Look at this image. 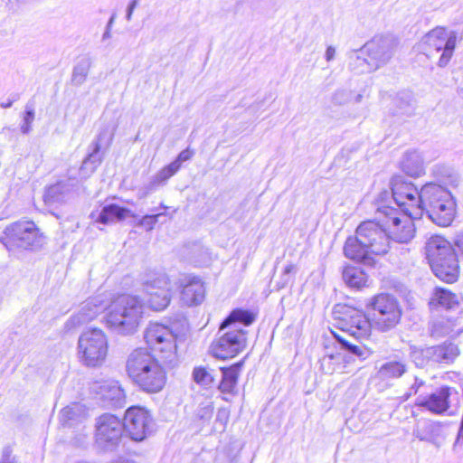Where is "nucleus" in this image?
I'll return each instance as SVG.
<instances>
[{
  "mask_svg": "<svg viewBox=\"0 0 463 463\" xmlns=\"http://www.w3.org/2000/svg\"><path fill=\"white\" fill-rule=\"evenodd\" d=\"M390 249V238L383 224L373 221L362 222L355 237H349L344 247L345 256L367 266L374 264L373 256L384 255Z\"/></svg>",
  "mask_w": 463,
  "mask_h": 463,
  "instance_id": "obj_1",
  "label": "nucleus"
},
{
  "mask_svg": "<svg viewBox=\"0 0 463 463\" xmlns=\"http://www.w3.org/2000/svg\"><path fill=\"white\" fill-rule=\"evenodd\" d=\"M419 217L423 213L436 225L449 226L457 214V203L452 193L442 184L429 182L421 186Z\"/></svg>",
  "mask_w": 463,
  "mask_h": 463,
  "instance_id": "obj_2",
  "label": "nucleus"
},
{
  "mask_svg": "<svg viewBox=\"0 0 463 463\" xmlns=\"http://www.w3.org/2000/svg\"><path fill=\"white\" fill-rule=\"evenodd\" d=\"M146 313V305L137 295L122 294L109 306L105 316L106 326L113 332L130 335L135 334Z\"/></svg>",
  "mask_w": 463,
  "mask_h": 463,
  "instance_id": "obj_3",
  "label": "nucleus"
},
{
  "mask_svg": "<svg viewBox=\"0 0 463 463\" xmlns=\"http://www.w3.org/2000/svg\"><path fill=\"white\" fill-rule=\"evenodd\" d=\"M426 255L434 275L451 284L458 280L459 265L451 243L439 235L431 236L426 242Z\"/></svg>",
  "mask_w": 463,
  "mask_h": 463,
  "instance_id": "obj_4",
  "label": "nucleus"
},
{
  "mask_svg": "<svg viewBox=\"0 0 463 463\" xmlns=\"http://www.w3.org/2000/svg\"><path fill=\"white\" fill-rule=\"evenodd\" d=\"M455 46L456 34L454 33L448 34L445 28L436 27L423 36L419 48L430 59L442 52L438 61V65L442 68L450 61Z\"/></svg>",
  "mask_w": 463,
  "mask_h": 463,
  "instance_id": "obj_5",
  "label": "nucleus"
},
{
  "mask_svg": "<svg viewBox=\"0 0 463 463\" xmlns=\"http://www.w3.org/2000/svg\"><path fill=\"white\" fill-rule=\"evenodd\" d=\"M80 357L90 367L101 365L108 354V340L102 330L93 328L82 333L78 341Z\"/></svg>",
  "mask_w": 463,
  "mask_h": 463,
  "instance_id": "obj_6",
  "label": "nucleus"
},
{
  "mask_svg": "<svg viewBox=\"0 0 463 463\" xmlns=\"http://www.w3.org/2000/svg\"><path fill=\"white\" fill-rule=\"evenodd\" d=\"M177 335L173 326L159 323L149 324L145 331V340L149 348L165 362H171L175 356Z\"/></svg>",
  "mask_w": 463,
  "mask_h": 463,
  "instance_id": "obj_7",
  "label": "nucleus"
},
{
  "mask_svg": "<svg viewBox=\"0 0 463 463\" xmlns=\"http://www.w3.org/2000/svg\"><path fill=\"white\" fill-rule=\"evenodd\" d=\"M378 209L380 213H383L381 222L390 239L401 243H407L414 237L415 226L412 219L418 216L411 215L409 213H401L392 206H383Z\"/></svg>",
  "mask_w": 463,
  "mask_h": 463,
  "instance_id": "obj_8",
  "label": "nucleus"
},
{
  "mask_svg": "<svg viewBox=\"0 0 463 463\" xmlns=\"http://www.w3.org/2000/svg\"><path fill=\"white\" fill-rule=\"evenodd\" d=\"M5 246H16L24 250L38 249L44 243V237L33 222L19 221L5 230Z\"/></svg>",
  "mask_w": 463,
  "mask_h": 463,
  "instance_id": "obj_9",
  "label": "nucleus"
},
{
  "mask_svg": "<svg viewBox=\"0 0 463 463\" xmlns=\"http://www.w3.org/2000/svg\"><path fill=\"white\" fill-rule=\"evenodd\" d=\"M124 426L121 420L112 414L105 413L96 420L95 442L103 451L115 450L121 440Z\"/></svg>",
  "mask_w": 463,
  "mask_h": 463,
  "instance_id": "obj_10",
  "label": "nucleus"
},
{
  "mask_svg": "<svg viewBox=\"0 0 463 463\" xmlns=\"http://www.w3.org/2000/svg\"><path fill=\"white\" fill-rule=\"evenodd\" d=\"M374 310L373 325L382 331L392 329L400 321L402 311L397 300L389 293L377 295L372 303Z\"/></svg>",
  "mask_w": 463,
  "mask_h": 463,
  "instance_id": "obj_11",
  "label": "nucleus"
},
{
  "mask_svg": "<svg viewBox=\"0 0 463 463\" xmlns=\"http://www.w3.org/2000/svg\"><path fill=\"white\" fill-rule=\"evenodd\" d=\"M392 197L400 207H405L403 211L411 215H419L421 203V188L420 190L402 176L396 175L391 180Z\"/></svg>",
  "mask_w": 463,
  "mask_h": 463,
  "instance_id": "obj_12",
  "label": "nucleus"
},
{
  "mask_svg": "<svg viewBox=\"0 0 463 463\" xmlns=\"http://www.w3.org/2000/svg\"><path fill=\"white\" fill-rule=\"evenodd\" d=\"M211 345L213 354L219 359H228L241 353L247 345V331L241 328L226 327Z\"/></svg>",
  "mask_w": 463,
  "mask_h": 463,
  "instance_id": "obj_13",
  "label": "nucleus"
},
{
  "mask_svg": "<svg viewBox=\"0 0 463 463\" xmlns=\"http://www.w3.org/2000/svg\"><path fill=\"white\" fill-rule=\"evenodd\" d=\"M122 423L129 437L133 440L140 441L151 431L152 419L145 409L131 407L127 410Z\"/></svg>",
  "mask_w": 463,
  "mask_h": 463,
  "instance_id": "obj_14",
  "label": "nucleus"
},
{
  "mask_svg": "<svg viewBox=\"0 0 463 463\" xmlns=\"http://www.w3.org/2000/svg\"><path fill=\"white\" fill-rule=\"evenodd\" d=\"M337 325L339 329L356 339L366 338L372 329V324L366 316L361 310L352 307H346L338 318Z\"/></svg>",
  "mask_w": 463,
  "mask_h": 463,
  "instance_id": "obj_15",
  "label": "nucleus"
},
{
  "mask_svg": "<svg viewBox=\"0 0 463 463\" xmlns=\"http://www.w3.org/2000/svg\"><path fill=\"white\" fill-rule=\"evenodd\" d=\"M90 392L98 396L104 406L121 408L126 403V394L118 381L108 379L95 381Z\"/></svg>",
  "mask_w": 463,
  "mask_h": 463,
  "instance_id": "obj_16",
  "label": "nucleus"
},
{
  "mask_svg": "<svg viewBox=\"0 0 463 463\" xmlns=\"http://www.w3.org/2000/svg\"><path fill=\"white\" fill-rule=\"evenodd\" d=\"M114 133L109 128H103L97 136L96 139L91 143V151L83 160L80 168V174L84 176L92 175L98 166L101 164L103 156L100 154L101 148L109 147L112 142Z\"/></svg>",
  "mask_w": 463,
  "mask_h": 463,
  "instance_id": "obj_17",
  "label": "nucleus"
},
{
  "mask_svg": "<svg viewBox=\"0 0 463 463\" xmlns=\"http://www.w3.org/2000/svg\"><path fill=\"white\" fill-rule=\"evenodd\" d=\"M158 361L146 349L137 348L133 350L126 363V370L129 378L135 384H138L148 372V367H153Z\"/></svg>",
  "mask_w": 463,
  "mask_h": 463,
  "instance_id": "obj_18",
  "label": "nucleus"
},
{
  "mask_svg": "<svg viewBox=\"0 0 463 463\" xmlns=\"http://www.w3.org/2000/svg\"><path fill=\"white\" fill-rule=\"evenodd\" d=\"M398 46L397 39L392 35H377L365 43L364 50L379 64H385L392 57Z\"/></svg>",
  "mask_w": 463,
  "mask_h": 463,
  "instance_id": "obj_19",
  "label": "nucleus"
},
{
  "mask_svg": "<svg viewBox=\"0 0 463 463\" xmlns=\"http://www.w3.org/2000/svg\"><path fill=\"white\" fill-rule=\"evenodd\" d=\"M450 390L449 386H442L430 395H419L416 398L415 405L434 414H443L449 408Z\"/></svg>",
  "mask_w": 463,
  "mask_h": 463,
  "instance_id": "obj_20",
  "label": "nucleus"
},
{
  "mask_svg": "<svg viewBox=\"0 0 463 463\" xmlns=\"http://www.w3.org/2000/svg\"><path fill=\"white\" fill-rule=\"evenodd\" d=\"M77 186L76 180H62L48 186L43 194V202L48 206L65 203Z\"/></svg>",
  "mask_w": 463,
  "mask_h": 463,
  "instance_id": "obj_21",
  "label": "nucleus"
},
{
  "mask_svg": "<svg viewBox=\"0 0 463 463\" xmlns=\"http://www.w3.org/2000/svg\"><path fill=\"white\" fill-rule=\"evenodd\" d=\"M108 307V300L103 294H99L83 302L80 311L71 317L73 325L85 324L94 319L98 314Z\"/></svg>",
  "mask_w": 463,
  "mask_h": 463,
  "instance_id": "obj_22",
  "label": "nucleus"
},
{
  "mask_svg": "<svg viewBox=\"0 0 463 463\" xmlns=\"http://www.w3.org/2000/svg\"><path fill=\"white\" fill-rule=\"evenodd\" d=\"M148 372L144 375L137 386L146 392L156 393L160 392L165 384V372L159 363L154 367H148Z\"/></svg>",
  "mask_w": 463,
  "mask_h": 463,
  "instance_id": "obj_23",
  "label": "nucleus"
},
{
  "mask_svg": "<svg viewBox=\"0 0 463 463\" xmlns=\"http://www.w3.org/2000/svg\"><path fill=\"white\" fill-rule=\"evenodd\" d=\"M376 378L382 382H391L402 377L407 372V364L402 361L389 360L376 367Z\"/></svg>",
  "mask_w": 463,
  "mask_h": 463,
  "instance_id": "obj_24",
  "label": "nucleus"
},
{
  "mask_svg": "<svg viewBox=\"0 0 463 463\" xmlns=\"http://www.w3.org/2000/svg\"><path fill=\"white\" fill-rule=\"evenodd\" d=\"M460 296L452 291H435L429 305L432 312H439L440 309L450 310L458 307Z\"/></svg>",
  "mask_w": 463,
  "mask_h": 463,
  "instance_id": "obj_25",
  "label": "nucleus"
},
{
  "mask_svg": "<svg viewBox=\"0 0 463 463\" xmlns=\"http://www.w3.org/2000/svg\"><path fill=\"white\" fill-rule=\"evenodd\" d=\"M256 317V313L252 311L242 308H235L222 322L219 329V334L224 331L226 327L240 328L238 326V324H241L244 326H248L255 321Z\"/></svg>",
  "mask_w": 463,
  "mask_h": 463,
  "instance_id": "obj_26",
  "label": "nucleus"
},
{
  "mask_svg": "<svg viewBox=\"0 0 463 463\" xmlns=\"http://www.w3.org/2000/svg\"><path fill=\"white\" fill-rule=\"evenodd\" d=\"M402 171L411 177L421 176L425 173L424 159L418 151H408L402 160Z\"/></svg>",
  "mask_w": 463,
  "mask_h": 463,
  "instance_id": "obj_27",
  "label": "nucleus"
},
{
  "mask_svg": "<svg viewBox=\"0 0 463 463\" xmlns=\"http://www.w3.org/2000/svg\"><path fill=\"white\" fill-rule=\"evenodd\" d=\"M137 297L146 305V311L147 309L162 311L168 307L171 301L169 291H142V295Z\"/></svg>",
  "mask_w": 463,
  "mask_h": 463,
  "instance_id": "obj_28",
  "label": "nucleus"
},
{
  "mask_svg": "<svg viewBox=\"0 0 463 463\" xmlns=\"http://www.w3.org/2000/svg\"><path fill=\"white\" fill-rule=\"evenodd\" d=\"M458 325V318L440 316L430 321V335L435 339L450 335Z\"/></svg>",
  "mask_w": 463,
  "mask_h": 463,
  "instance_id": "obj_29",
  "label": "nucleus"
},
{
  "mask_svg": "<svg viewBox=\"0 0 463 463\" xmlns=\"http://www.w3.org/2000/svg\"><path fill=\"white\" fill-rule=\"evenodd\" d=\"M128 216L136 217L129 209L120 207L115 203H110L102 208L99 213L96 221L103 224H109L115 222H120Z\"/></svg>",
  "mask_w": 463,
  "mask_h": 463,
  "instance_id": "obj_30",
  "label": "nucleus"
},
{
  "mask_svg": "<svg viewBox=\"0 0 463 463\" xmlns=\"http://www.w3.org/2000/svg\"><path fill=\"white\" fill-rule=\"evenodd\" d=\"M240 369L241 364H235L231 367L227 368H220L222 379L220 383L218 384V389L222 393H235Z\"/></svg>",
  "mask_w": 463,
  "mask_h": 463,
  "instance_id": "obj_31",
  "label": "nucleus"
},
{
  "mask_svg": "<svg viewBox=\"0 0 463 463\" xmlns=\"http://www.w3.org/2000/svg\"><path fill=\"white\" fill-rule=\"evenodd\" d=\"M343 279L351 288L369 287L366 274L357 267H345L343 270Z\"/></svg>",
  "mask_w": 463,
  "mask_h": 463,
  "instance_id": "obj_32",
  "label": "nucleus"
},
{
  "mask_svg": "<svg viewBox=\"0 0 463 463\" xmlns=\"http://www.w3.org/2000/svg\"><path fill=\"white\" fill-rule=\"evenodd\" d=\"M434 363L436 364H450L458 355V348L455 344L444 343L442 345L433 346Z\"/></svg>",
  "mask_w": 463,
  "mask_h": 463,
  "instance_id": "obj_33",
  "label": "nucleus"
},
{
  "mask_svg": "<svg viewBox=\"0 0 463 463\" xmlns=\"http://www.w3.org/2000/svg\"><path fill=\"white\" fill-rule=\"evenodd\" d=\"M82 417V406L79 403L67 406L60 412V421L63 426L71 427L75 423L81 421Z\"/></svg>",
  "mask_w": 463,
  "mask_h": 463,
  "instance_id": "obj_34",
  "label": "nucleus"
},
{
  "mask_svg": "<svg viewBox=\"0 0 463 463\" xmlns=\"http://www.w3.org/2000/svg\"><path fill=\"white\" fill-rule=\"evenodd\" d=\"M217 373L208 367H195L193 372L194 382L204 388H211L215 384Z\"/></svg>",
  "mask_w": 463,
  "mask_h": 463,
  "instance_id": "obj_35",
  "label": "nucleus"
},
{
  "mask_svg": "<svg viewBox=\"0 0 463 463\" xmlns=\"http://www.w3.org/2000/svg\"><path fill=\"white\" fill-rule=\"evenodd\" d=\"M141 285L147 288H162L167 286L168 278L164 273L149 270L142 275Z\"/></svg>",
  "mask_w": 463,
  "mask_h": 463,
  "instance_id": "obj_36",
  "label": "nucleus"
},
{
  "mask_svg": "<svg viewBox=\"0 0 463 463\" xmlns=\"http://www.w3.org/2000/svg\"><path fill=\"white\" fill-rule=\"evenodd\" d=\"M204 299V291H179V302L184 307H197Z\"/></svg>",
  "mask_w": 463,
  "mask_h": 463,
  "instance_id": "obj_37",
  "label": "nucleus"
},
{
  "mask_svg": "<svg viewBox=\"0 0 463 463\" xmlns=\"http://www.w3.org/2000/svg\"><path fill=\"white\" fill-rule=\"evenodd\" d=\"M335 337L337 340V342L342 345V347L348 351L350 354L359 357L362 360H364L369 356L370 352L364 346L352 344L346 339H345L343 336L338 335H335Z\"/></svg>",
  "mask_w": 463,
  "mask_h": 463,
  "instance_id": "obj_38",
  "label": "nucleus"
},
{
  "mask_svg": "<svg viewBox=\"0 0 463 463\" xmlns=\"http://www.w3.org/2000/svg\"><path fill=\"white\" fill-rule=\"evenodd\" d=\"M437 425L434 422L424 421L419 423L413 430V435L422 441H430L433 438V432Z\"/></svg>",
  "mask_w": 463,
  "mask_h": 463,
  "instance_id": "obj_39",
  "label": "nucleus"
},
{
  "mask_svg": "<svg viewBox=\"0 0 463 463\" xmlns=\"http://www.w3.org/2000/svg\"><path fill=\"white\" fill-rule=\"evenodd\" d=\"M298 272V267L293 264H288L281 276L279 280L278 281L279 289H283L286 288H292L294 283L295 275Z\"/></svg>",
  "mask_w": 463,
  "mask_h": 463,
  "instance_id": "obj_40",
  "label": "nucleus"
},
{
  "mask_svg": "<svg viewBox=\"0 0 463 463\" xmlns=\"http://www.w3.org/2000/svg\"><path fill=\"white\" fill-rule=\"evenodd\" d=\"M90 70V63L88 61H81L78 63L72 72V82L75 85H81L88 76Z\"/></svg>",
  "mask_w": 463,
  "mask_h": 463,
  "instance_id": "obj_41",
  "label": "nucleus"
},
{
  "mask_svg": "<svg viewBox=\"0 0 463 463\" xmlns=\"http://www.w3.org/2000/svg\"><path fill=\"white\" fill-rule=\"evenodd\" d=\"M179 166L176 162H171L169 165L159 170L155 175L161 182L163 185H165L167 181L174 176L178 171Z\"/></svg>",
  "mask_w": 463,
  "mask_h": 463,
  "instance_id": "obj_42",
  "label": "nucleus"
},
{
  "mask_svg": "<svg viewBox=\"0 0 463 463\" xmlns=\"http://www.w3.org/2000/svg\"><path fill=\"white\" fill-rule=\"evenodd\" d=\"M179 166L176 162H171L169 165L159 170L155 175L161 182L163 185H165L167 181L174 176L178 171Z\"/></svg>",
  "mask_w": 463,
  "mask_h": 463,
  "instance_id": "obj_43",
  "label": "nucleus"
},
{
  "mask_svg": "<svg viewBox=\"0 0 463 463\" xmlns=\"http://www.w3.org/2000/svg\"><path fill=\"white\" fill-rule=\"evenodd\" d=\"M410 357L417 367L423 368L428 366L427 357H425V348L411 345L410 347Z\"/></svg>",
  "mask_w": 463,
  "mask_h": 463,
  "instance_id": "obj_44",
  "label": "nucleus"
},
{
  "mask_svg": "<svg viewBox=\"0 0 463 463\" xmlns=\"http://www.w3.org/2000/svg\"><path fill=\"white\" fill-rule=\"evenodd\" d=\"M179 286L186 288H203L204 282L203 279L194 274H182L178 279Z\"/></svg>",
  "mask_w": 463,
  "mask_h": 463,
  "instance_id": "obj_45",
  "label": "nucleus"
},
{
  "mask_svg": "<svg viewBox=\"0 0 463 463\" xmlns=\"http://www.w3.org/2000/svg\"><path fill=\"white\" fill-rule=\"evenodd\" d=\"M192 261L195 266L204 267L212 262V254L208 249L198 247L196 252L193 256Z\"/></svg>",
  "mask_w": 463,
  "mask_h": 463,
  "instance_id": "obj_46",
  "label": "nucleus"
},
{
  "mask_svg": "<svg viewBox=\"0 0 463 463\" xmlns=\"http://www.w3.org/2000/svg\"><path fill=\"white\" fill-rule=\"evenodd\" d=\"M213 402L211 401H204L200 403L196 411V416L203 422H208L213 417Z\"/></svg>",
  "mask_w": 463,
  "mask_h": 463,
  "instance_id": "obj_47",
  "label": "nucleus"
},
{
  "mask_svg": "<svg viewBox=\"0 0 463 463\" xmlns=\"http://www.w3.org/2000/svg\"><path fill=\"white\" fill-rule=\"evenodd\" d=\"M160 186H163V184L156 175H153L146 184L139 188L138 197L140 199L146 198L152 193L156 192Z\"/></svg>",
  "mask_w": 463,
  "mask_h": 463,
  "instance_id": "obj_48",
  "label": "nucleus"
},
{
  "mask_svg": "<svg viewBox=\"0 0 463 463\" xmlns=\"http://www.w3.org/2000/svg\"><path fill=\"white\" fill-rule=\"evenodd\" d=\"M338 355H326L320 360L321 370L327 374H332L336 370L335 361H339Z\"/></svg>",
  "mask_w": 463,
  "mask_h": 463,
  "instance_id": "obj_49",
  "label": "nucleus"
},
{
  "mask_svg": "<svg viewBox=\"0 0 463 463\" xmlns=\"http://www.w3.org/2000/svg\"><path fill=\"white\" fill-rule=\"evenodd\" d=\"M25 114L24 117V123L21 126V131L24 134H28L32 128V123L34 119V109L33 105L27 104L25 107Z\"/></svg>",
  "mask_w": 463,
  "mask_h": 463,
  "instance_id": "obj_50",
  "label": "nucleus"
},
{
  "mask_svg": "<svg viewBox=\"0 0 463 463\" xmlns=\"http://www.w3.org/2000/svg\"><path fill=\"white\" fill-rule=\"evenodd\" d=\"M163 215H165V213H159L156 214H147L143 216L137 225L144 226L147 231H151L154 229L156 223L158 222L159 218Z\"/></svg>",
  "mask_w": 463,
  "mask_h": 463,
  "instance_id": "obj_51",
  "label": "nucleus"
},
{
  "mask_svg": "<svg viewBox=\"0 0 463 463\" xmlns=\"http://www.w3.org/2000/svg\"><path fill=\"white\" fill-rule=\"evenodd\" d=\"M391 201H393L392 197V192H389L388 190H383L381 193H379V194L375 198L376 212L378 213L379 215L383 216V213H380V210L378 208L383 206H390L388 203Z\"/></svg>",
  "mask_w": 463,
  "mask_h": 463,
  "instance_id": "obj_52",
  "label": "nucleus"
},
{
  "mask_svg": "<svg viewBox=\"0 0 463 463\" xmlns=\"http://www.w3.org/2000/svg\"><path fill=\"white\" fill-rule=\"evenodd\" d=\"M229 420V411L225 408L218 410L215 420V429L221 431L224 430Z\"/></svg>",
  "mask_w": 463,
  "mask_h": 463,
  "instance_id": "obj_53",
  "label": "nucleus"
},
{
  "mask_svg": "<svg viewBox=\"0 0 463 463\" xmlns=\"http://www.w3.org/2000/svg\"><path fill=\"white\" fill-rule=\"evenodd\" d=\"M350 99V93L346 90H337L332 95V102L335 105H343Z\"/></svg>",
  "mask_w": 463,
  "mask_h": 463,
  "instance_id": "obj_54",
  "label": "nucleus"
},
{
  "mask_svg": "<svg viewBox=\"0 0 463 463\" xmlns=\"http://www.w3.org/2000/svg\"><path fill=\"white\" fill-rule=\"evenodd\" d=\"M193 156L194 152L187 148L180 152L177 157L173 162H176L178 164L179 168H181V164L183 162L190 160Z\"/></svg>",
  "mask_w": 463,
  "mask_h": 463,
  "instance_id": "obj_55",
  "label": "nucleus"
},
{
  "mask_svg": "<svg viewBox=\"0 0 463 463\" xmlns=\"http://www.w3.org/2000/svg\"><path fill=\"white\" fill-rule=\"evenodd\" d=\"M425 384V382L422 379L415 377L414 383L410 388V392L406 393V399H408L411 395H415L418 393L420 387Z\"/></svg>",
  "mask_w": 463,
  "mask_h": 463,
  "instance_id": "obj_56",
  "label": "nucleus"
},
{
  "mask_svg": "<svg viewBox=\"0 0 463 463\" xmlns=\"http://www.w3.org/2000/svg\"><path fill=\"white\" fill-rule=\"evenodd\" d=\"M12 453L13 450L10 447L4 448L0 463H13L14 459L12 458Z\"/></svg>",
  "mask_w": 463,
  "mask_h": 463,
  "instance_id": "obj_57",
  "label": "nucleus"
},
{
  "mask_svg": "<svg viewBox=\"0 0 463 463\" xmlns=\"http://www.w3.org/2000/svg\"><path fill=\"white\" fill-rule=\"evenodd\" d=\"M449 170L448 168H446L445 166H442V165H435L433 168H432V174L435 175V176H445L447 174H448Z\"/></svg>",
  "mask_w": 463,
  "mask_h": 463,
  "instance_id": "obj_58",
  "label": "nucleus"
},
{
  "mask_svg": "<svg viewBox=\"0 0 463 463\" xmlns=\"http://www.w3.org/2000/svg\"><path fill=\"white\" fill-rule=\"evenodd\" d=\"M425 348V357H427L428 364H433L434 363V350L433 346L424 347Z\"/></svg>",
  "mask_w": 463,
  "mask_h": 463,
  "instance_id": "obj_59",
  "label": "nucleus"
},
{
  "mask_svg": "<svg viewBox=\"0 0 463 463\" xmlns=\"http://www.w3.org/2000/svg\"><path fill=\"white\" fill-rule=\"evenodd\" d=\"M137 4H138L137 0H132L131 3L129 4L128 10H127V14H126V19L128 21L131 20L132 14L134 12V9L137 7Z\"/></svg>",
  "mask_w": 463,
  "mask_h": 463,
  "instance_id": "obj_60",
  "label": "nucleus"
},
{
  "mask_svg": "<svg viewBox=\"0 0 463 463\" xmlns=\"http://www.w3.org/2000/svg\"><path fill=\"white\" fill-rule=\"evenodd\" d=\"M455 245L458 247V249L461 251L463 254V232L458 233L454 241Z\"/></svg>",
  "mask_w": 463,
  "mask_h": 463,
  "instance_id": "obj_61",
  "label": "nucleus"
},
{
  "mask_svg": "<svg viewBox=\"0 0 463 463\" xmlns=\"http://www.w3.org/2000/svg\"><path fill=\"white\" fill-rule=\"evenodd\" d=\"M335 55V49L333 46H328L326 51V60L327 61H332Z\"/></svg>",
  "mask_w": 463,
  "mask_h": 463,
  "instance_id": "obj_62",
  "label": "nucleus"
},
{
  "mask_svg": "<svg viewBox=\"0 0 463 463\" xmlns=\"http://www.w3.org/2000/svg\"><path fill=\"white\" fill-rule=\"evenodd\" d=\"M110 463H135V461L124 457H118V458L112 460Z\"/></svg>",
  "mask_w": 463,
  "mask_h": 463,
  "instance_id": "obj_63",
  "label": "nucleus"
},
{
  "mask_svg": "<svg viewBox=\"0 0 463 463\" xmlns=\"http://www.w3.org/2000/svg\"><path fill=\"white\" fill-rule=\"evenodd\" d=\"M13 103H14L13 99H7L5 102L0 103V107L3 109H7V108L12 107Z\"/></svg>",
  "mask_w": 463,
  "mask_h": 463,
  "instance_id": "obj_64",
  "label": "nucleus"
}]
</instances>
